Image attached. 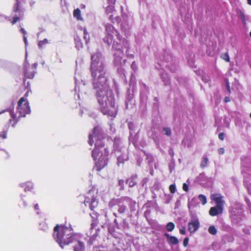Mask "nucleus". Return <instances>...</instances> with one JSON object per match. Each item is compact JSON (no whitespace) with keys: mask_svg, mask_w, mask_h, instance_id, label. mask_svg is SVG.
Wrapping results in <instances>:
<instances>
[{"mask_svg":"<svg viewBox=\"0 0 251 251\" xmlns=\"http://www.w3.org/2000/svg\"><path fill=\"white\" fill-rule=\"evenodd\" d=\"M231 214H232V215H236V211H235V210H234V209H233L231 211Z\"/></svg>","mask_w":251,"mask_h":251,"instance_id":"obj_35","label":"nucleus"},{"mask_svg":"<svg viewBox=\"0 0 251 251\" xmlns=\"http://www.w3.org/2000/svg\"><path fill=\"white\" fill-rule=\"evenodd\" d=\"M79 247L82 246V245L80 243H79Z\"/></svg>","mask_w":251,"mask_h":251,"instance_id":"obj_42","label":"nucleus"},{"mask_svg":"<svg viewBox=\"0 0 251 251\" xmlns=\"http://www.w3.org/2000/svg\"><path fill=\"white\" fill-rule=\"evenodd\" d=\"M227 88L228 91L229 92V86L228 84H227Z\"/></svg>","mask_w":251,"mask_h":251,"instance_id":"obj_40","label":"nucleus"},{"mask_svg":"<svg viewBox=\"0 0 251 251\" xmlns=\"http://www.w3.org/2000/svg\"><path fill=\"white\" fill-rule=\"evenodd\" d=\"M74 16L78 20V8H76L74 11Z\"/></svg>","mask_w":251,"mask_h":251,"instance_id":"obj_23","label":"nucleus"},{"mask_svg":"<svg viewBox=\"0 0 251 251\" xmlns=\"http://www.w3.org/2000/svg\"><path fill=\"white\" fill-rule=\"evenodd\" d=\"M210 198L215 202L216 206L223 207L225 204V201L223 200V197L221 194H212L211 195Z\"/></svg>","mask_w":251,"mask_h":251,"instance_id":"obj_6","label":"nucleus"},{"mask_svg":"<svg viewBox=\"0 0 251 251\" xmlns=\"http://www.w3.org/2000/svg\"><path fill=\"white\" fill-rule=\"evenodd\" d=\"M98 202L96 201L95 200V201H91V203L90 204V208L92 209V210H93V209L94 208H95L98 205V204H97Z\"/></svg>","mask_w":251,"mask_h":251,"instance_id":"obj_20","label":"nucleus"},{"mask_svg":"<svg viewBox=\"0 0 251 251\" xmlns=\"http://www.w3.org/2000/svg\"><path fill=\"white\" fill-rule=\"evenodd\" d=\"M119 183H124V181H122V182L119 181Z\"/></svg>","mask_w":251,"mask_h":251,"instance_id":"obj_44","label":"nucleus"},{"mask_svg":"<svg viewBox=\"0 0 251 251\" xmlns=\"http://www.w3.org/2000/svg\"><path fill=\"white\" fill-rule=\"evenodd\" d=\"M106 11L107 13L114 11V7L113 5H109L106 8Z\"/></svg>","mask_w":251,"mask_h":251,"instance_id":"obj_17","label":"nucleus"},{"mask_svg":"<svg viewBox=\"0 0 251 251\" xmlns=\"http://www.w3.org/2000/svg\"><path fill=\"white\" fill-rule=\"evenodd\" d=\"M179 232L181 234L185 235L186 234L185 227H182L180 229Z\"/></svg>","mask_w":251,"mask_h":251,"instance_id":"obj_27","label":"nucleus"},{"mask_svg":"<svg viewBox=\"0 0 251 251\" xmlns=\"http://www.w3.org/2000/svg\"><path fill=\"white\" fill-rule=\"evenodd\" d=\"M25 3V0H16V2L13 7V11L15 13H18L19 16H15L13 17L12 21L11 22L12 25L15 24L20 20V17H22L24 16L23 7Z\"/></svg>","mask_w":251,"mask_h":251,"instance_id":"obj_5","label":"nucleus"},{"mask_svg":"<svg viewBox=\"0 0 251 251\" xmlns=\"http://www.w3.org/2000/svg\"><path fill=\"white\" fill-rule=\"evenodd\" d=\"M7 131L3 130L0 132V138L2 139H6L7 138Z\"/></svg>","mask_w":251,"mask_h":251,"instance_id":"obj_18","label":"nucleus"},{"mask_svg":"<svg viewBox=\"0 0 251 251\" xmlns=\"http://www.w3.org/2000/svg\"><path fill=\"white\" fill-rule=\"evenodd\" d=\"M242 213V210L241 209L240 211L238 212V213Z\"/></svg>","mask_w":251,"mask_h":251,"instance_id":"obj_41","label":"nucleus"},{"mask_svg":"<svg viewBox=\"0 0 251 251\" xmlns=\"http://www.w3.org/2000/svg\"><path fill=\"white\" fill-rule=\"evenodd\" d=\"M208 162V159L207 157H204L202 160H201V166L202 168L205 167Z\"/></svg>","mask_w":251,"mask_h":251,"instance_id":"obj_13","label":"nucleus"},{"mask_svg":"<svg viewBox=\"0 0 251 251\" xmlns=\"http://www.w3.org/2000/svg\"><path fill=\"white\" fill-rule=\"evenodd\" d=\"M200 226V223L198 220H192L188 224V230L191 233H193L197 231Z\"/></svg>","mask_w":251,"mask_h":251,"instance_id":"obj_7","label":"nucleus"},{"mask_svg":"<svg viewBox=\"0 0 251 251\" xmlns=\"http://www.w3.org/2000/svg\"><path fill=\"white\" fill-rule=\"evenodd\" d=\"M100 54H97L91 57V70L94 79L93 84L95 88L98 89V101L102 106L103 113L115 117L117 114V109L114 106V97L112 92L107 89L106 79L104 77L103 66L100 60Z\"/></svg>","mask_w":251,"mask_h":251,"instance_id":"obj_1","label":"nucleus"},{"mask_svg":"<svg viewBox=\"0 0 251 251\" xmlns=\"http://www.w3.org/2000/svg\"><path fill=\"white\" fill-rule=\"evenodd\" d=\"M183 189L184 191L187 192L189 190L188 185L186 183H184L183 185Z\"/></svg>","mask_w":251,"mask_h":251,"instance_id":"obj_25","label":"nucleus"},{"mask_svg":"<svg viewBox=\"0 0 251 251\" xmlns=\"http://www.w3.org/2000/svg\"><path fill=\"white\" fill-rule=\"evenodd\" d=\"M188 241H189L188 238H186L184 239V240L183 241V246L184 247H186L188 245Z\"/></svg>","mask_w":251,"mask_h":251,"instance_id":"obj_26","label":"nucleus"},{"mask_svg":"<svg viewBox=\"0 0 251 251\" xmlns=\"http://www.w3.org/2000/svg\"><path fill=\"white\" fill-rule=\"evenodd\" d=\"M250 36H251V32H250Z\"/></svg>","mask_w":251,"mask_h":251,"instance_id":"obj_48","label":"nucleus"},{"mask_svg":"<svg viewBox=\"0 0 251 251\" xmlns=\"http://www.w3.org/2000/svg\"><path fill=\"white\" fill-rule=\"evenodd\" d=\"M175 228V224L172 222L168 223L166 225V229L168 231H172Z\"/></svg>","mask_w":251,"mask_h":251,"instance_id":"obj_12","label":"nucleus"},{"mask_svg":"<svg viewBox=\"0 0 251 251\" xmlns=\"http://www.w3.org/2000/svg\"><path fill=\"white\" fill-rule=\"evenodd\" d=\"M133 179L129 178L127 180V183L128 184L130 187H133L136 184L135 182L133 181Z\"/></svg>","mask_w":251,"mask_h":251,"instance_id":"obj_21","label":"nucleus"},{"mask_svg":"<svg viewBox=\"0 0 251 251\" xmlns=\"http://www.w3.org/2000/svg\"><path fill=\"white\" fill-rule=\"evenodd\" d=\"M240 17L244 23H245L246 15L242 12L240 13Z\"/></svg>","mask_w":251,"mask_h":251,"instance_id":"obj_24","label":"nucleus"},{"mask_svg":"<svg viewBox=\"0 0 251 251\" xmlns=\"http://www.w3.org/2000/svg\"><path fill=\"white\" fill-rule=\"evenodd\" d=\"M198 198L200 201H201L202 204L204 205L206 203L207 200L205 196L201 194L198 196Z\"/></svg>","mask_w":251,"mask_h":251,"instance_id":"obj_14","label":"nucleus"},{"mask_svg":"<svg viewBox=\"0 0 251 251\" xmlns=\"http://www.w3.org/2000/svg\"><path fill=\"white\" fill-rule=\"evenodd\" d=\"M29 83L27 82V85H25V89L27 90L24 97L20 98L18 102L17 110L18 113L19 114L18 116H17L13 111H10V119L9 121V124L12 127H15L18 122L19 121L20 118L25 117L27 114L30 113V107L29 103L27 100V98L28 96L29 93L31 92V90L29 89Z\"/></svg>","mask_w":251,"mask_h":251,"instance_id":"obj_4","label":"nucleus"},{"mask_svg":"<svg viewBox=\"0 0 251 251\" xmlns=\"http://www.w3.org/2000/svg\"><path fill=\"white\" fill-rule=\"evenodd\" d=\"M223 59H225L227 62L229 61V57L228 56L227 54H225L224 55Z\"/></svg>","mask_w":251,"mask_h":251,"instance_id":"obj_28","label":"nucleus"},{"mask_svg":"<svg viewBox=\"0 0 251 251\" xmlns=\"http://www.w3.org/2000/svg\"><path fill=\"white\" fill-rule=\"evenodd\" d=\"M169 190L171 193H175L176 191V187L175 184H171L169 187Z\"/></svg>","mask_w":251,"mask_h":251,"instance_id":"obj_19","label":"nucleus"},{"mask_svg":"<svg viewBox=\"0 0 251 251\" xmlns=\"http://www.w3.org/2000/svg\"><path fill=\"white\" fill-rule=\"evenodd\" d=\"M20 31L23 34V36L26 35V31L25 30L24 28H21L20 29Z\"/></svg>","mask_w":251,"mask_h":251,"instance_id":"obj_30","label":"nucleus"},{"mask_svg":"<svg viewBox=\"0 0 251 251\" xmlns=\"http://www.w3.org/2000/svg\"><path fill=\"white\" fill-rule=\"evenodd\" d=\"M248 191L250 193H251V185H249L247 186Z\"/></svg>","mask_w":251,"mask_h":251,"instance_id":"obj_36","label":"nucleus"},{"mask_svg":"<svg viewBox=\"0 0 251 251\" xmlns=\"http://www.w3.org/2000/svg\"><path fill=\"white\" fill-rule=\"evenodd\" d=\"M165 236L167 238V241L169 244L176 245L178 243L177 238L174 236H171L168 233H165Z\"/></svg>","mask_w":251,"mask_h":251,"instance_id":"obj_10","label":"nucleus"},{"mask_svg":"<svg viewBox=\"0 0 251 251\" xmlns=\"http://www.w3.org/2000/svg\"><path fill=\"white\" fill-rule=\"evenodd\" d=\"M120 162V158H118V164L119 165Z\"/></svg>","mask_w":251,"mask_h":251,"instance_id":"obj_39","label":"nucleus"},{"mask_svg":"<svg viewBox=\"0 0 251 251\" xmlns=\"http://www.w3.org/2000/svg\"><path fill=\"white\" fill-rule=\"evenodd\" d=\"M34 76V71L32 67H25L24 84L25 85L26 79H32Z\"/></svg>","mask_w":251,"mask_h":251,"instance_id":"obj_8","label":"nucleus"},{"mask_svg":"<svg viewBox=\"0 0 251 251\" xmlns=\"http://www.w3.org/2000/svg\"><path fill=\"white\" fill-rule=\"evenodd\" d=\"M218 151L219 154H223L225 152V150L224 148H221L218 149Z\"/></svg>","mask_w":251,"mask_h":251,"instance_id":"obj_29","label":"nucleus"},{"mask_svg":"<svg viewBox=\"0 0 251 251\" xmlns=\"http://www.w3.org/2000/svg\"><path fill=\"white\" fill-rule=\"evenodd\" d=\"M250 118H251V113H250Z\"/></svg>","mask_w":251,"mask_h":251,"instance_id":"obj_47","label":"nucleus"},{"mask_svg":"<svg viewBox=\"0 0 251 251\" xmlns=\"http://www.w3.org/2000/svg\"><path fill=\"white\" fill-rule=\"evenodd\" d=\"M119 183H124V181H122V182L119 181Z\"/></svg>","mask_w":251,"mask_h":251,"instance_id":"obj_45","label":"nucleus"},{"mask_svg":"<svg viewBox=\"0 0 251 251\" xmlns=\"http://www.w3.org/2000/svg\"><path fill=\"white\" fill-rule=\"evenodd\" d=\"M223 211V207L216 205L210 209L209 213L211 216H215L218 214H222Z\"/></svg>","mask_w":251,"mask_h":251,"instance_id":"obj_9","label":"nucleus"},{"mask_svg":"<svg viewBox=\"0 0 251 251\" xmlns=\"http://www.w3.org/2000/svg\"><path fill=\"white\" fill-rule=\"evenodd\" d=\"M219 138L221 140H223L224 139V134L223 133H220L219 134Z\"/></svg>","mask_w":251,"mask_h":251,"instance_id":"obj_31","label":"nucleus"},{"mask_svg":"<svg viewBox=\"0 0 251 251\" xmlns=\"http://www.w3.org/2000/svg\"><path fill=\"white\" fill-rule=\"evenodd\" d=\"M208 232L212 235H215L217 233V229L214 226H210L208 228Z\"/></svg>","mask_w":251,"mask_h":251,"instance_id":"obj_16","label":"nucleus"},{"mask_svg":"<svg viewBox=\"0 0 251 251\" xmlns=\"http://www.w3.org/2000/svg\"><path fill=\"white\" fill-rule=\"evenodd\" d=\"M24 41L25 44L26 45L27 44V40L26 36H24Z\"/></svg>","mask_w":251,"mask_h":251,"instance_id":"obj_34","label":"nucleus"},{"mask_svg":"<svg viewBox=\"0 0 251 251\" xmlns=\"http://www.w3.org/2000/svg\"><path fill=\"white\" fill-rule=\"evenodd\" d=\"M113 16V15H111L110 17H109V18L111 19L112 18V17Z\"/></svg>","mask_w":251,"mask_h":251,"instance_id":"obj_43","label":"nucleus"},{"mask_svg":"<svg viewBox=\"0 0 251 251\" xmlns=\"http://www.w3.org/2000/svg\"><path fill=\"white\" fill-rule=\"evenodd\" d=\"M108 3H109V4L110 5H113V4L115 2V0H108Z\"/></svg>","mask_w":251,"mask_h":251,"instance_id":"obj_32","label":"nucleus"},{"mask_svg":"<svg viewBox=\"0 0 251 251\" xmlns=\"http://www.w3.org/2000/svg\"><path fill=\"white\" fill-rule=\"evenodd\" d=\"M105 34L106 36L103 39V41L104 43L108 45H109L113 42V35H115L117 36V39L119 40L120 43L117 41H114L113 44V49L117 51V52L114 53V62L117 65H121L123 63V62L124 61V60L122 59L124 55L123 46H125L126 41L124 39L122 38V36L110 24H107L105 25Z\"/></svg>","mask_w":251,"mask_h":251,"instance_id":"obj_3","label":"nucleus"},{"mask_svg":"<svg viewBox=\"0 0 251 251\" xmlns=\"http://www.w3.org/2000/svg\"><path fill=\"white\" fill-rule=\"evenodd\" d=\"M102 139L103 135L99 127L94 128L93 133L89 135V144L95 146L92 151V156L98 171L106 166L108 162V151L106 148L102 146Z\"/></svg>","mask_w":251,"mask_h":251,"instance_id":"obj_2","label":"nucleus"},{"mask_svg":"<svg viewBox=\"0 0 251 251\" xmlns=\"http://www.w3.org/2000/svg\"><path fill=\"white\" fill-rule=\"evenodd\" d=\"M247 1H248V3L251 5V0H247Z\"/></svg>","mask_w":251,"mask_h":251,"instance_id":"obj_37","label":"nucleus"},{"mask_svg":"<svg viewBox=\"0 0 251 251\" xmlns=\"http://www.w3.org/2000/svg\"><path fill=\"white\" fill-rule=\"evenodd\" d=\"M22 187L24 188L25 192L31 191L33 189V184L31 182H26L23 184Z\"/></svg>","mask_w":251,"mask_h":251,"instance_id":"obj_11","label":"nucleus"},{"mask_svg":"<svg viewBox=\"0 0 251 251\" xmlns=\"http://www.w3.org/2000/svg\"><path fill=\"white\" fill-rule=\"evenodd\" d=\"M48 43V40L47 39H44L43 40H41L39 41L38 43V45L39 48H41L43 47L44 45H46Z\"/></svg>","mask_w":251,"mask_h":251,"instance_id":"obj_15","label":"nucleus"},{"mask_svg":"<svg viewBox=\"0 0 251 251\" xmlns=\"http://www.w3.org/2000/svg\"><path fill=\"white\" fill-rule=\"evenodd\" d=\"M224 100H225V102H229V101H230V98H229V97H226V98H225Z\"/></svg>","mask_w":251,"mask_h":251,"instance_id":"obj_33","label":"nucleus"},{"mask_svg":"<svg viewBox=\"0 0 251 251\" xmlns=\"http://www.w3.org/2000/svg\"><path fill=\"white\" fill-rule=\"evenodd\" d=\"M2 112H0V114Z\"/></svg>","mask_w":251,"mask_h":251,"instance_id":"obj_50","label":"nucleus"},{"mask_svg":"<svg viewBox=\"0 0 251 251\" xmlns=\"http://www.w3.org/2000/svg\"><path fill=\"white\" fill-rule=\"evenodd\" d=\"M86 31L84 30V34H85V35H86ZM84 38H85V39H86V35H85V36H84Z\"/></svg>","mask_w":251,"mask_h":251,"instance_id":"obj_38","label":"nucleus"},{"mask_svg":"<svg viewBox=\"0 0 251 251\" xmlns=\"http://www.w3.org/2000/svg\"><path fill=\"white\" fill-rule=\"evenodd\" d=\"M119 183H124V181H122V182L119 181Z\"/></svg>","mask_w":251,"mask_h":251,"instance_id":"obj_46","label":"nucleus"},{"mask_svg":"<svg viewBox=\"0 0 251 251\" xmlns=\"http://www.w3.org/2000/svg\"><path fill=\"white\" fill-rule=\"evenodd\" d=\"M163 131L164 132V134L170 135L171 133V129L168 127H165L164 128Z\"/></svg>","mask_w":251,"mask_h":251,"instance_id":"obj_22","label":"nucleus"},{"mask_svg":"<svg viewBox=\"0 0 251 251\" xmlns=\"http://www.w3.org/2000/svg\"><path fill=\"white\" fill-rule=\"evenodd\" d=\"M95 251H97V249H96Z\"/></svg>","mask_w":251,"mask_h":251,"instance_id":"obj_49","label":"nucleus"}]
</instances>
